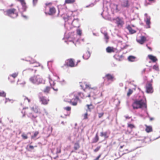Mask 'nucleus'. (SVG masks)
Returning <instances> with one entry per match:
<instances>
[{
	"label": "nucleus",
	"instance_id": "37998d69",
	"mask_svg": "<svg viewBox=\"0 0 160 160\" xmlns=\"http://www.w3.org/2000/svg\"><path fill=\"white\" fill-rule=\"evenodd\" d=\"M153 68L157 71H158L159 70L158 66L157 65H154L153 66Z\"/></svg>",
	"mask_w": 160,
	"mask_h": 160
},
{
	"label": "nucleus",
	"instance_id": "4468645a",
	"mask_svg": "<svg viewBox=\"0 0 160 160\" xmlns=\"http://www.w3.org/2000/svg\"><path fill=\"white\" fill-rule=\"evenodd\" d=\"M137 41L139 43L142 44L146 41V38L144 36H141L140 37V39H137Z\"/></svg>",
	"mask_w": 160,
	"mask_h": 160
},
{
	"label": "nucleus",
	"instance_id": "9d476101",
	"mask_svg": "<svg viewBox=\"0 0 160 160\" xmlns=\"http://www.w3.org/2000/svg\"><path fill=\"white\" fill-rule=\"evenodd\" d=\"M86 88L90 90V93L91 95H92V93H94L97 90L96 87H91V85L89 84H86Z\"/></svg>",
	"mask_w": 160,
	"mask_h": 160
},
{
	"label": "nucleus",
	"instance_id": "4c0bfd02",
	"mask_svg": "<svg viewBox=\"0 0 160 160\" xmlns=\"http://www.w3.org/2000/svg\"><path fill=\"white\" fill-rule=\"evenodd\" d=\"M6 94L3 91H0V96L5 97L6 96Z\"/></svg>",
	"mask_w": 160,
	"mask_h": 160
},
{
	"label": "nucleus",
	"instance_id": "c03bdc74",
	"mask_svg": "<svg viewBox=\"0 0 160 160\" xmlns=\"http://www.w3.org/2000/svg\"><path fill=\"white\" fill-rule=\"evenodd\" d=\"M77 32L78 35L81 36L82 34V31L80 29H78L77 30Z\"/></svg>",
	"mask_w": 160,
	"mask_h": 160
},
{
	"label": "nucleus",
	"instance_id": "aec40b11",
	"mask_svg": "<svg viewBox=\"0 0 160 160\" xmlns=\"http://www.w3.org/2000/svg\"><path fill=\"white\" fill-rule=\"evenodd\" d=\"M149 58L153 62H155L158 60V59L156 58L152 55H149L148 56Z\"/></svg>",
	"mask_w": 160,
	"mask_h": 160
},
{
	"label": "nucleus",
	"instance_id": "20e7f679",
	"mask_svg": "<svg viewBox=\"0 0 160 160\" xmlns=\"http://www.w3.org/2000/svg\"><path fill=\"white\" fill-rule=\"evenodd\" d=\"M30 80L32 83L36 84H40L42 81V78L39 75L31 77L30 78Z\"/></svg>",
	"mask_w": 160,
	"mask_h": 160
},
{
	"label": "nucleus",
	"instance_id": "e2e57ef3",
	"mask_svg": "<svg viewBox=\"0 0 160 160\" xmlns=\"http://www.w3.org/2000/svg\"><path fill=\"white\" fill-rule=\"evenodd\" d=\"M53 89L55 90L56 91H58V89H54V88H53Z\"/></svg>",
	"mask_w": 160,
	"mask_h": 160
},
{
	"label": "nucleus",
	"instance_id": "dca6fc26",
	"mask_svg": "<svg viewBox=\"0 0 160 160\" xmlns=\"http://www.w3.org/2000/svg\"><path fill=\"white\" fill-rule=\"evenodd\" d=\"M105 78L108 81H113L114 79V76L113 75H111L110 74H108L105 75Z\"/></svg>",
	"mask_w": 160,
	"mask_h": 160
},
{
	"label": "nucleus",
	"instance_id": "58836bf2",
	"mask_svg": "<svg viewBox=\"0 0 160 160\" xmlns=\"http://www.w3.org/2000/svg\"><path fill=\"white\" fill-rule=\"evenodd\" d=\"M44 112L43 113V115H47L48 116V113L47 111L45 109H44Z\"/></svg>",
	"mask_w": 160,
	"mask_h": 160
},
{
	"label": "nucleus",
	"instance_id": "79ce46f5",
	"mask_svg": "<svg viewBox=\"0 0 160 160\" xmlns=\"http://www.w3.org/2000/svg\"><path fill=\"white\" fill-rule=\"evenodd\" d=\"M64 110H65L67 111H70L71 109V108L70 107L68 106L64 107Z\"/></svg>",
	"mask_w": 160,
	"mask_h": 160
},
{
	"label": "nucleus",
	"instance_id": "69168bd1",
	"mask_svg": "<svg viewBox=\"0 0 160 160\" xmlns=\"http://www.w3.org/2000/svg\"><path fill=\"white\" fill-rule=\"evenodd\" d=\"M149 1H153L154 0H148Z\"/></svg>",
	"mask_w": 160,
	"mask_h": 160
},
{
	"label": "nucleus",
	"instance_id": "412c9836",
	"mask_svg": "<svg viewBox=\"0 0 160 160\" xmlns=\"http://www.w3.org/2000/svg\"><path fill=\"white\" fill-rule=\"evenodd\" d=\"M145 126L146 127L145 130L147 133H149L152 131V128L151 126H148L147 125H145Z\"/></svg>",
	"mask_w": 160,
	"mask_h": 160
},
{
	"label": "nucleus",
	"instance_id": "338daca9",
	"mask_svg": "<svg viewBox=\"0 0 160 160\" xmlns=\"http://www.w3.org/2000/svg\"><path fill=\"white\" fill-rule=\"evenodd\" d=\"M11 10H15V9H12Z\"/></svg>",
	"mask_w": 160,
	"mask_h": 160
},
{
	"label": "nucleus",
	"instance_id": "f3484780",
	"mask_svg": "<svg viewBox=\"0 0 160 160\" xmlns=\"http://www.w3.org/2000/svg\"><path fill=\"white\" fill-rule=\"evenodd\" d=\"M20 2L22 6V8L24 10H26L28 8V7L26 4V3L24 0H18Z\"/></svg>",
	"mask_w": 160,
	"mask_h": 160
},
{
	"label": "nucleus",
	"instance_id": "cd10ccee",
	"mask_svg": "<svg viewBox=\"0 0 160 160\" xmlns=\"http://www.w3.org/2000/svg\"><path fill=\"white\" fill-rule=\"evenodd\" d=\"M18 72H15L12 74H11L10 75L9 77H8V79H10V77H12L13 78H16L18 76Z\"/></svg>",
	"mask_w": 160,
	"mask_h": 160
},
{
	"label": "nucleus",
	"instance_id": "a878e982",
	"mask_svg": "<svg viewBox=\"0 0 160 160\" xmlns=\"http://www.w3.org/2000/svg\"><path fill=\"white\" fill-rule=\"evenodd\" d=\"M99 140V138L98 135V134L97 133L96 134L95 137L93 139L92 142L93 143L97 142Z\"/></svg>",
	"mask_w": 160,
	"mask_h": 160
},
{
	"label": "nucleus",
	"instance_id": "5701e85b",
	"mask_svg": "<svg viewBox=\"0 0 160 160\" xmlns=\"http://www.w3.org/2000/svg\"><path fill=\"white\" fill-rule=\"evenodd\" d=\"M127 28L129 30L130 33L131 34L134 33L136 32V31L133 29L129 25L127 26Z\"/></svg>",
	"mask_w": 160,
	"mask_h": 160
},
{
	"label": "nucleus",
	"instance_id": "13d9d810",
	"mask_svg": "<svg viewBox=\"0 0 160 160\" xmlns=\"http://www.w3.org/2000/svg\"><path fill=\"white\" fill-rule=\"evenodd\" d=\"M149 119L150 121H152L154 119V118H153L150 117Z\"/></svg>",
	"mask_w": 160,
	"mask_h": 160
},
{
	"label": "nucleus",
	"instance_id": "2f4dec72",
	"mask_svg": "<svg viewBox=\"0 0 160 160\" xmlns=\"http://www.w3.org/2000/svg\"><path fill=\"white\" fill-rule=\"evenodd\" d=\"M75 0H65V3H72L75 2Z\"/></svg>",
	"mask_w": 160,
	"mask_h": 160
},
{
	"label": "nucleus",
	"instance_id": "ddd939ff",
	"mask_svg": "<svg viewBox=\"0 0 160 160\" xmlns=\"http://www.w3.org/2000/svg\"><path fill=\"white\" fill-rule=\"evenodd\" d=\"M7 15L12 18H14L17 17L18 14L14 12V11H7L6 12Z\"/></svg>",
	"mask_w": 160,
	"mask_h": 160
},
{
	"label": "nucleus",
	"instance_id": "6e6d98bb",
	"mask_svg": "<svg viewBox=\"0 0 160 160\" xmlns=\"http://www.w3.org/2000/svg\"><path fill=\"white\" fill-rule=\"evenodd\" d=\"M125 117L126 119H129L131 118L129 117L128 116H125Z\"/></svg>",
	"mask_w": 160,
	"mask_h": 160
},
{
	"label": "nucleus",
	"instance_id": "7c9ffc66",
	"mask_svg": "<svg viewBox=\"0 0 160 160\" xmlns=\"http://www.w3.org/2000/svg\"><path fill=\"white\" fill-rule=\"evenodd\" d=\"M150 18H147L146 20V24L148 26V28H150Z\"/></svg>",
	"mask_w": 160,
	"mask_h": 160
},
{
	"label": "nucleus",
	"instance_id": "c756f323",
	"mask_svg": "<svg viewBox=\"0 0 160 160\" xmlns=\"http://www.w3.org/2000/svg\"><path fill=\"white\" fill-rule=\"evenodd\" d=\"M39 133V132L38 131H35L34 132L33 135H32L31 137V139H35Z\"/></svg>",
	"mask_w": 160,
	"mask_h": 160
},
{
	"label": "nucleus",
	"instance_id": "de8ad7c7",
	"mask_svg": "<svg viewBox=\"0 0 160 160\" xmlns=\"http://www.w3.org/2000/svg\"><path fill=\"white\" fill-rule=\"evenodd\" d=\"M104 115V113L102 112L98 113V118H101Z\"/></svg>",
	"mask_w": 160,
	"mask_h": 160
},
{
	"label": "nucleus",
	"instance_id": "f8f14e48",
	"mask_svg": "<svg viewBox=\"0 0 160 160\" xmlns=\"http://www.w3.org/2000/svg\"><path fill=\"white\" fill-rule=\"evenodd\" d=\"M29 109L28 108V107L24 108L22 110L21 112V113L22 114L21 117L22 118L24 117L26 114H27V115L28 116V113H29Z\"/></svg>",
	"mask_w": 160,
	"mask_h": 160
},
{
	"label": "nucleus",
	"instance_id": "f03ea898",
	"mask_svg": "<svg viewBox=\"0 0 160 160\" xmlns=\"http://www.w3.org/2000/svg\"><path fill=\"white\" fill-rule=\"evenodd\" d=\"M79 100L78 96L77 93L74 92L70 95L68 98H65L64 101L68 102L73 106H76L78 103V101Z\"/></svg>",
	"mask_w": 160,
	"mask_h": 160
},
{
	"label": "nucleus",
	"instance_id": "680f3d73",
	"mask_svg": "<svg viewBox=\"0 0 160 160\" xmlns=\"http://www.w3.org/2000/svg\"><path fill=\"white\" fill-rule=\"evenodd\" d=\"M124 146V145H122V146H120V148L121 149V148H122Z\"/></svg>",
	"mask_w": 160,
	"mask_h": 160
},
{
	"label": "nucleus",
	"instance_id": "a18cd8bd",
	"mask_svg": "<svg viewBox=\"0 0 160 160\" xmlns=\"http://www.w3.org/2000/svg\"><path fill=\"white\" fill-rule=\"evenodd\" d=\"M52 3L51 2H48L46 3L45 5L47 7L49 8L52 5Z\"/></svg>",
	"mask_w": 160,
	"mask_h": 160
},
{
	"label": "nucleus",
	"instance_id": "393cba45",
	"mask_svg": "<svg viewBox=\"0 0 160 160\" xmlns=\"http://www.w3.org/2000/svg\"><path fill=\"white\" fill-rule=\"evenodd\" d=\"M100 136L104 137L105 138H107L109 137L107 132H100Z\"/></svg>",
	"mask_w": 160,
	"mask_h": 160
},
{
	"label": "nucleus",
	"instance_id": "a211bd4d",
	"mask_svg": "<svg viewBox=\"0 0 160 160\" xmlns=\"http://www.w3.org/2000/svg\"><path fill=\"white\" fill-rule=\"evenodd\" d=\"M86 106L88 108L87 111L91 112V110L94 108V106L92 104H87Z\"/></svg>",
	"mask_w": 160,
	"mask_h": 160
},
{
	"label": "nucleus",
	"instance_id": "423d86ee",
	"mask_svg": "<svg viewBox=\"0 0 160 160\" xmlns=\"http://www.w3.org/2000/svg\"><path fill=\"white\" fill-rule=\"evenodd\" d=\"M65 65L71 67H75L76 65L74 62V60L72 58L67 59L65 62Z\"/></svg>",
	"mask_w": 160,
	"mask_h": 160
},
{
	"label": "nucleus",
	"instance_id": "603ef678",
	"mask_svg": "<svg viewBox=\"0 0 160 160\" xmlns=\"http://www.w3.org/2000/svg\"><path fill=\"white\" fill-rule=\"evenodd\" d=\"M101 154H99L94 160H98L100 158Z\"/></svg>",
	"mask_w": 160,
	"mask_h": 160
},
{
	"label": "nucleus",
	"instance_id": "c85d7f7f",
	"mask_svg": "<svg viewBox=\"0 0 160 160\" xmlns=\"http://www.w3.org/2000/svg\"><path fill=\"white\" fill-rule=\"evenodd\" d=\"M122 5L124 7H128L129 6V2L128 0H124L122 3Z\"/></svg>",
	"mask_w": 160,
	"mask_h": 160
},
{
	"label": "nucleus",
	"instance_id": "09e8293b",
	"mask_svg": "<svg viewBox=\"0 0 160 160\" xmlns=\"http://www.w3.org/2000/svg\"><path fill=\"white\" fill-rule=\"evenodd\" d=\"M88 118V113H85L84 115V119H85Z\"/></svg>",
	"mask_w": 160,
	"mask_h": 160
},
{
	"label": "nucleus",
	"instance_id": "49530a36",
	"mask_svg": "<svg viewBox=\"0 0 160 160\" xmlns=\"http://www.w3.org/2000/svg\"><path fill=\"white\" fill-rule=\"evenodd\" d=\"M101 148V146L97 147L96 149H95L94 151V152H97Z\"/></svg>",
	"mask_w": 160,
	"mask_h": 160
},
{
	"label": "nucleus",
	"instance_id": "5fc2aeb1",
	"mask_svg": "<svg viewBox=\"0 0 160 160\" xmlns=\"http://www.w3.org/2000/svg\"><path fill=\"white\" fill-rule=\"evenodd\" d=\"M61 150L60 148H57V153H60L61 152Z\"/></svg>",
	"mask_w": 160,
	"mask_h": 160
},
{
	"label": "nucleus",
	"instance_id": "bf43d9fd",
	"mask_svg": "<svg viewBox=\"0 0 160 160\" xmlns=\"http://www.w3.org/2000/svg\"><path fill=\"white\" fill-rule=\"evenodd\" d=\"M80 62V60H78L77 61V64H75L76 66L77 65L78 63H79V62Z\"/></svg>",
	"mask_w": 160,
	"mask_h": 160
},
{
	"label": "nucleus",
	"instance_id": "f704fd0d",
	"mask_svg": "<svg viewBox=\"0 0 160 160\" xmlns=\"http://www.w3.org/2000/svg\"><path fill=\"white\" fill-rule=\"evenodd\" d=\"M21 136L22 138L23 139H26L28 138V136L27 134H25V133H23L22 135Z\"/></svg>",
	"mask_w": 160,
	"mask_h": 160
},
{
	"label": "nucleus",
	"instance_id": "f257e3e1",
	"mask_svg": "<svg viewBox=\"0 0 160 160\" xmlns=\"http://www.w3.org/2000/svg\"><path fill=\"white\" fill-rule=\"evenodd\" d=\"M132 106L134 109L144 108H147V104L146 100L142 99L140 100H135L132 104Z\"/></svg>",
	"mask_w": 160,
	"mask_h": 160
},
{
	"label": "nucleus",
	"instance_id": "c9c22d12",
	"mask_svg": "<svg viewBox=\"0 0 160 160\" xmlns=\"http://www.w3.org/2000/svg\"><path fill=\"white\" fill-rule=\"evenodd\" d=\"M104 36L106 40V42H108V40L109 38L108 34L107 33H104Z\"/></svg>",
	"mask_w": 160,
	"mask_h": 160
},
{
	"label": "nucleus",
	"instance_id": "864d4df0",
	"mask_svg": "<svg viewBox=\"0 0 160 160\" xmlns=\"http://www.w3.org/2000/svg\"><path fill=\"white\" fill-rule=\"evenodd\" d=\"M38 0H33V2L34 5H35L37 2Z\"/></svg>",
	"mask_w": 160,
	"mask_h": 160
},
{
	"label": "nucleus",
	"instance_id": "4d7b16f0",
	"mask_svg": "<svg viewBox=\"0 0 160 160\" xmlns=\"http://www.w3.org/2000/svg\"><path fill=\"white\" fill-rule=\"evenodd\" d=\"M147 48H148L149 49L150 51H152V49L151 48H150V47H148L147 45Z\"/></svg>",
	"mask_w": 160,
	"mask_h": 160
},
{
	"label": "nucleus",
	"instance_id": "7ed1b4c3",
	"mask_svg": "<svg viewBox=\"0 0 160 160\" xmlns=\"http://www.w3.org/2000/svg\"><path fill=\"white\" fill-rule=\"evenodd\" d=\"M31 110L32 112H30V111H29L28 117L32 119H35L38 116L37 114L40 113V109L38 106L35 105L31 108Z\"/></svg>",
	"mask_w": 160,
	"mask_h": 160
},
{
	"label": "nucleus",
	"instance_id": "1a4fd4ad",
	"mask_svg": "<svg viewBox=\"0 0 160 160\" xmlns=\"http://www.w3.org/2000/svg\"><path fill=\"white\" fill-rule=\"evenodd\" d=\"M146 92L148 93H152L153 92L152 84L151 83H148L146 85Z\"/></svg>",
	"mask_w": 160,
	"mask_h": 160
},
{
	"label": "nucleus",
	"instance_id": "b1692460",
	"mask_svg": "<svg viewBox=\"0 0 160 160\" xmlns=\"http://www.w3.org/2000/svg\"><path fill=\"white\" fill-rule=\"evenodd\" d=\"M106 51L108 53H111L114 52V48L113 47H108L106 49Z\"/></svg>",
	"mask_w": 160,
	"mask_h": 160
},
{
	"label": "nucleus",
	"instance_id": "a19ab883",
	"mask_svg": "<svg viewBox=\"0 0 160 160\" xmlns=\"http://www.w3.org/2000/svg\"><path fill=\"white\" fill-rule=\"evenodd\" d=\"M48 131L50 133H51L52 132L53 128L52 127L49 126L48 127Z\"/></svg>",
	"mask_w": 160,
	"mask_h": 160
},
{
	"label": "nucleus",
	"instance_id": "0e129e2a",
	"mask_svg": "<svg viewBox=\"0 0 160 160\" xmlns=\"http://www.w3.org/2000/svg\"><path fill=\"white\" fill-rule=\"evenodd\" d=\"M97 98L96 97H93V98L94 99H96Z\"/></svg>",
	"mask_w": 160,
	"mask_h": 160
},
{
	"label": "nucleus",
	"instance_id": "3c124183",
	"mask_svg": "<svg viewBox=\"0 0 160 160\" xmlns=\"http://www.w3.org/2000/svg\"><path fill=\"white\" fill-rule=\"evenodd\" d=\"M34 147H36L37 146H35V147H34V146H32V145H30L29 146V148L31 149H33L34 148Z\"/></svg>",
	"mask_w": 160,
	"mask_h": 160
},
{
	"label": "nucleus",
	"instance_id": "052dcab7",
	"mask_svg": "<svg viewBox=\"0 0 160 160\" xmlns=\"http://www.w3.org/2000/svg\"><path fill=\"white\" fill-rule=\"evenodd\" d=\"M38 64L37 65H33V67H38V66H39V63H37Z\"/></svg>",
	"mask_w": 160,
	"mask_h": 160
},
{
	"label": "nucleus",
	"instance_id": "6ab92c4d",
	"mask_svg": "<svg viewBox=\"0 0 160 160\" xmlns=\"http://www.w3.org/2000/svg\"><path fill=\"white\" fill-rule=\"evenodd\" d=\"M90 53L88 52H86L83 54L82 56L83 59L87 60L90 57Z\"/></svg>",
	"mask_w": 160,
	"mask_h": 160
},
{
	"label": "nucleus",
	"instance_id": "2eb2a0df",
	"mask_svg": "<svg viewBox=\"0 0 160 160\" xmlns=\"http://www.w3.org/2000/svg\"><path fill=\"white\" fill-rule=\"evenodd\" d=\"M80 148V145L78 142H75L73 147L74 150L72 151L71 153L76 152V151L78 149Z\"/></svg>",
	"mask_w": 160,
	"mask_h": 160
},
{
	"label": "nucleus",
	"instance_id": "6e6552de",
	"mask_svg": "<svg viewBox=\"0 0 160 160\" xmlns=\"http://www.w3.org/2000/svg\"><path fill=\"white\" fill-rule=\"evenodd\" d=\"M113 20L116 21V23L118 27L121 28L122 27L124 24V22L122 19L119 17H117Z\"/></svg>",
	"mask_w": 160,
	"mask_h": 160
},
{
	"label": "nucleus",
	"instance_id": "ea45409f",
	"mask_svg": "<svg viewBox=\"0 0 160 160\" xmlns=\"http://www.w3.org/2000/svg\"><path fill=\"white\" fill-rule=\"evenodd\" d=\"M75 22H77L78 23V19H75L73 20V21H72V24L73 26H75Z\"/></svg>",
	"mask_w": 160,
	"mask_h": 160
},
{
	"label": "nucleus",
	"instance_id": "8fccbe9b",
	"mask_svg": "<svg viewBox=\"0 0 160 160\" xmlns=\"http://www.w3.org/2000/svg\"><path fill=\"white\" fill-rule=\"evenodd\" d=\"M49 10H55V8L54 7L52 6V5L49 8Z\"/></svg>",
	"mask_w": 160,
	"mask_h": 160
},
{
	"label": "nucleus",
	"instance_id": "72a5a7b5",
	"mask_svg": "<svg viewBox=\"0 0 160 160\" xmlns=\"http://www.w3.org/2000/svg\"><path fill=\"white\" fill-rule=\"evenodd\" d=\"M128 127L130 129H132L135 128V127L133 124L130 123L128 124Z\"/></svg>",
	"mask_w": 160,
	"mask_h": 160
},
{
	"label": "nucleus",
	"instance_id": "39448f33",
	"mask_svg": "<svg viewBox=\"0 0 160 160\" xmlns=\"http://www.w3.org/2000/svg\"><path fill=\"white\" fill-rule=\"evenodd\" d=\"M39 101L41 102V104L44 105H48L50 101V99L49 98H47L44 96L39 97Z\"/></svg>",
	"mask_w": 160,
	"mask_h": 160
},
{
	"label": "nucleus",
	"instance_id": "e433bc0d",
	"mask_svg": "<svg viewBox=\"0 0 160 160\" xmlns=\"http://www.w3.org/2000/svg\"><path fill=\"white\" fill-rule=\"evenodd\" d=\"M132 92L133 90L131 89H129L127 93V96H129L132 93Z\"/></svg>",
	"mask_w": 160,
	"mask_h": 160
},
{
	"label": "nucleus",
	"instance_id": "473e14b6",
	"mask_svg": "<svg viewBox=\"0 0 160 160\" xmlns=\"http://www.w3.org/2000/svg\"><path fill=\"white\" fill-rule=\"evenodd\" d=\"M135 59V57L133 56H130L128 57V59L129 61H134Z\"/></svg>",
	"mask_w": 160,
	"mask_h": 160
},
{
	"label": "nucleus",
	"instance_id": "bb28decb",
	"mask_svg": "<svg viewBox=\"0 0 160 160\" xmlns=\"http://www.w3.org/2000/svg\"><path fill=\"white\" fill-rule=\"evenodd\" d=\"M55 13V11H46L45 13L46 15H52Z\"/></svg>",
	"mask_w": 160,
	"mask_h": 160
},
{
	"label": "nucleus",
	"instance_id": "4be33fe9",
	"mask_svg": "<svg viewBox=\"0 0 160 160\" xmlns=\"http://www.w3.org/2000/svg\"><path fill=\"white\" fill-rule=\"evenodd\" d=\"M51 89V87L47 86L43 90V92L45 93H49Z\"/></svg>",
	"mask_w": 160,
	"mask_h": 160
},
{
	"label": "nucleus",
	"instance_id": "9b49d317",
	"mask_svg": "<svg viewBox=\"0 0 160 160\" xmlns=\"http://www.w3.org/2000/svg\"><path fill=\"white\" fill-rule=\"evenodd\" d=\"M77 94H78V96H79L82 98H83L86 97L90 98L91 96H93V95H91V94H86V92H84V93L78 92L77 94Z\"/></svg>",
	"mask_w": 160,
	"mask_h": 160
},
{
	"label": "nucleus",
	"instance_id": "0eeeda50",
	"mask_svg": "<svg viewBox=\"0 0 160 160\" xmlns=\"http://www.w3.org/2000/svg\"><path fill=\"white\" fill-rule=\"evenodd\" d=\"M26 100L28 101V103H29L31 100L25 96L23 95L20 98V102L21 105H24L26 102Z\"/></svg>",
	"mask_w": 160,
	"mask_h": 160
}]
</instances>
